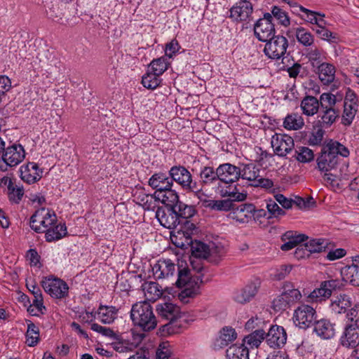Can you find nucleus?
<instances>
[{
  "label": "nucleus",
  "mask_w": 359,
  "mask_h": 359,
  "mask_svg": "<svg viewBox=\"0 0 359 359\" xmlns=\"http://www.w3.org/2000/svg\"><path fill=\"white\" fill-rule=\"evenodd\" d=\"M348 149L338 141L329 140L323 145L320 156L317 158L318 168L321 172H330L337 168L339 156L346 158L349 156Z\"/></svg>",
  "instance_id": "1"
},
{
  "label": "nucleus",
  "mask_w": 359,
  "mask_h": 359,
  "mask_svg": "<svg viewBox=\"0 0 359 359\" xmlns=\"http://www.w3.org/2000/svg\"><path fill=\"white\" fill-rule=\"evenodd\" d=\"M177 287H184L178 294V298L184 303H187L188 298H193L200 294V286L203 283L202 276H191L190 270L178 266Z\"/></svg>",
  "instance_id": "2"
},
{
  "label": "nucleus",
  "mask_w": 359,
  "mask_h": 359,
  "mask_svg": "<svg viewBox=\"0 0 359 359\" xmlns=\"http://www.w3.org/2000/svg\"><path fill=\"white\" fill-rule=\"evenodd\" d=\"M130 318L135 326L139 327L144 332L153 330L157 325V319L153 308L147 301L136 302L133 305Z\"/></svg>",
  "instance_id": "3"
},
{
  "label": "nucleus",
  "mask_w": 359,
  "mask_h": 359,
  "mask_svg": "<svg viewBox=\"0 0 359 359\" xmlns=\"http://www.w3.org/2000/svg\"><path fill=\"white\" fill-rule=\"evenodd\" d=\"M172 182H175L187 192H192L196 195L202 193V187L198 182L192 178L191 172L182 165H175L169 170Z\"/></svg>",
  "instance_id": "4"
},
{
  "label": "nucleus",
  "mask_w": 359,
  "mask_h": 359,
  "mask_svg": "<svg viewBox=\"0 0 359 359\" xmlns=\"http://www.w3.org/2000/svg\"><path fill=\"white\" fill-rule=\"evenodd\" d=\"M57 223V216L53 211L45 208L37 210L30 217L29 226L36 233H45Z\"/></svg>",
  "instance_id": "5"
},
{
  "label": "nucleus",
  "mask_w": 359,
  "mask_h": 359,
  "mask_svg": "<svg viewBox=\"0 0 359 359\" xmlns=\"http://www.w3.org/2000/svg\"><path fill=\"white\" fill-rule=\"evenodd\" d=\"M25 157V151L21 144H13L6 147L0 158V171L6 172L8 168L20 164Z\"/></svg>",
  "instance_id": "6"
},
{
  "label": "nucleus",
  "mask_w": 359,
  "mask_h": 359,
  "mask_svg": "<svg viewBox=\"0 0 359 359\" xmlns=\"http://www.w3.org/2000/svg\"><path fill=\"white\" fill-rule=\"evenodd\" d=\"M264 53L269 58L279 60L285 55L288 48V41L281 35H274L265 41Z\"/></svg>",
  "instance_id": "7"
},
{
  "label": "nucleus",
  "mask_w": 359,
  "mask_h": 359,
  "mask_svg": "<svg viewBox=\"0 0 359 359\" xmlns=\"http://www.w3.org/2000/svg\"><path fill=\"white\" fill-rule=\"evenodd\" d=\"M316 310L307 304L299 305L294 311L293 320L296 326L306 330L313 325L316 321Z\"/></svg>",
  "instance_id": "8"
},
{
  "label": "nucleus",
  "mask_w": 359,
  "mask_h": 359,
  "mask_svg": "<svg viewBox=\"0 0 359 359\" xmlns=\"http://www.w3.org/2000/svg\"><path fill=\"white\" fill-rule=\"evenodd\" d=\"M41 283L44 291L53 298L62 299L68 295V285L60 278L45 277Z\"/></svg>",
  "instance_id": "9"
},
{
  "label": "nucleus",
  "mask_w": 359,
  "mask_h": 359,
  "mask_svg": "<svg viewBox=\"0 0 359 359\" xmlns=\"http://www.w3.org/2000/svg\"><path fill=\"white\" fill-rule=\"evenodd\" d=\"M272 21L271 14L266 13L263 18H259L254 24V34L259 41L264 42L274 36L276 29Z\"/></svg>",
  "instance_id": "10"
},
{
  "label": "nucleus",
  "mask_w": 359,
  "mask_h": 359,
  "mask_svg": "<svg viewBox=\"0 0 359 359\" xmlns=\"http://www.w3.org/2000/svg\"><path fill=\"white\" fill-rule=\"evenodd\" d=\"M344 286L343 282L337 279H332L321 283L319 288L315 289L309 295L312 302H321L329 298L333 291L341 290Z\"/></svg>",
  "instance_id": "11"
},
{
  "label": "nucleus",
  "mask_w": 359,
  "mask_h": 359,
  "mask_svg": "<svg viewBox=\"0 0 359 359\" xmlns=\"http://www.w3.org/2000/svg\"><path fill=\"white\" fill-rule=\"evenodd\" d=\"M271 144L275 154L280 157L286 156L294 147V140L290 136L277 133L272 136Z\"/></svg>",
  "instance_id": "12"
},
{
  "label": "nucleus",
  "mask_w": 359,
  "mask_h": 359,
  "mask_svg": "<svg viewBox=\"0 0 359 359\" xmlns=\"http://www.w3.org/2000/svg\"><path fill=\"white\" fill-rule=\"evenodd\" d=\"M229 18L236 22L250 21L253 12L252 4L247 0H241L236 3L229 10Z\"/></svg>",
  "instance_id": "13"
},
{
  "label": "nucleus",
  "mask_w": 359,
  "mask_h": 359,
  "mask_svg": "<svg viewBox=\"0 0 359 359\" xmlns=\"http://www.w3.org/2000/svg\"><path fill=\"white\" fill-rule=\"evenodd\" d=\"M340 344L345 348H356L359 345L358 323H346L339 338Z\"/></svg>",
  "instance_id": "14"
},
{
  "label": "nucleus",
  "mask_w": 359,
  "mask_h": 359,
  "mask_svg": "<svg viewBox=\"0 0 359 359\" xmlns=\"http://www.w3.org/2000/svg\"><path fill=\"white\" fill-rule=\"evenodd\" d=\"M156 217L160 224L165 228L172 229L178 225L182 224V221L179 217L175 208L158 207L156 211Z\"/></svg>",
  "instance_id": "15"
},
{
  "label": "nucleus",
  "mask_w": 359,
  "mask_h": 359,
  "mask_svg": "<svg viewBox=\"0 0 359 359\" xmlns=\"http://www.w3.org/2000/svg\"><path fill=\"white\" fill-rule=\"evenodd\" d=\"M156 311L159 317L162 319L169 321V323L165 325H175V326H180L177 324V319L180 318V308L172 303H163L158 304L156 305Z\"/></svg>",
  "instance_id": "16"
},
{
  "label": "nucleus",
  "mask_w": 359,
  "mask_h": 359,
  "mask_svg": "<svg viewBox=\"0 0 359 359\" xmlns=\"http://www.w3.org/2000/svg\"><path fill=\"white\" fill-rule=\"evenodd\" d=\"M233 183H225L218 182L215 191L222 198H227L234 202L244 201L247 198V194L239 192L236 186H233Z\"/></svg>",
  "instance_id": "17"
},
{
  "label": "nucleus",
  "mask_w": 359,
  "mask_h": 359,
  "mask_svg": "<svg viewBox=\"0 0 359 359\" xmlns=\"http://www.w3.org/2000/svg\"><path fill=\"white\" fill-rule=\"evenodd\" d=\"M264 339L271 348H280L287 341V334L283 327L273 325L267 334L265 333Z\"/></svg>",
  "instance_id": "18"
},
{
  "label": "nucleus",
  "mask_w": 359,
  "mask_h": 359,
  "mask_svg": "<svg viewBox=\"0 0 359 359\" xmlns=\"http://www.w3.org/2000/svg\"><path fill=\"white\" fill-rule=\"evenodd\" d=\"M219 182L233 183L241 177V168L231 163H223L217 167Z\"/></svg>",
  "instance_id": "19"
},
{
  "label": "nucleus",
  "mask_w": 359,
  "mask_h": 359,
  "mask_svg": "<svg viewBox=\"0 0 359 359\" xmlns=\"http://www.w3.org/2000/svg\"><path fill=\"white\" fill-rule=\"evenodd\" d=\"M255 211V206L251 203H244L237 207L233 204L230 215L233 219L244 224L248 223L253 217Z\"/></svg>",
  "instance_id": "20"
},
{
  "label": "nucleus",
  "mask_w": 359,
  "mask_h": 359,
  "mask_svg": "<svg viewBox=\"0 0 359 359\" xmlns=\"http://www.w3.org/2000/svg\"><path fill=\"white\" fill-rule=\"evenodd\" d=\"M42 170L34 162H29L20 168V178L27 184H33L41 178Z\"/></svg>",
  "instance_id": "21"
},
{
  "label": "nucleus",
  "mask_w": 359,
  "mask_h": 359,
  "mask_svg": "<svg viewBox=\"0 0 359 359\" xmlns=\"http://www.w3.org/2000/svg\"><path fill=\"white\" fill-rule=\"evenodd\" d=\"M148 183L152 189L156 190L155 192L168 190L173 186L169 172L168 174L163 172L154 173L149 178Z\"/></svg>",
  "instance_id": "22"
},
{
  "label": "nucleus",
  "mask_w": 359,
  "mask_h": 359,
  "mask_svg": "<svg viewBox=\"0 0 359 359\" xmlns=\"http://www.w3.org/2000/svg\"><path fill=\"white\" fill-rule=\"evenodd\" d=\"M175 209L179 217V220L182 221V224L185 225L187 230H194L195 225L191 223L188 219L194 216L196 212L194 206L187 205L181 201L177 204Z\"/></svg>",
  "instance_id": "23"
},
{
  "label": "nucleus",
  "mask_w": 359,
  "mask_h": 359,
  "mask_svg": "<svg viewBox=\"0 0 359 359\" xmlns=\"http://www.w3.org/2000/svg\"><path fill=\"white\" fill-rule=\"evenodd\" d=\"M199 177L198 184H201V187L205 186H210L219 182L217 168L215 169L212 166L205 165L202 166L198 174ZM203 192L201 194H202Z\"/></svg>",
  "instance_id": "24"
},
{
  "label": "nucleus",
  "mask_w": 359,
  "mask_h": 359,
  "mask_svg": "<svg viewBox=\"0 0 359 359\" xmlns=\"http://www.w3.org/2000/svg\"><path fill=\"white\" fill-rule=\"evenodd\" d=\"M339 111L335 108L320 109L318 115L319 127L328 128L339 117Z\"/></svg>",
  "instance_id": "25"
},
{
  "label": "nucleus",
  "mask_w": 359,
  "mask_h": 359,
  "mask_svg": "<svg viewBox=\"0 0 359 359\" xmlns=\"http://www.w3.org/2000/svg\"><path fill=\"white\" fill-rule=\"evenodd\" d=\"M314 331L323 339H331L335 334V324L332 323L329 320L321 319L315 323Z\"/></svg>",
  "instance_id": "26"
},
{
  "label": "nucleus",
  "mask_w": 359,
  "mask_h": 359,
  "mask_svg": "<svg viewBox=\"0 0 359 359\" xmlns=\"http://www.w3.org/2000/svg\"><path fill=\"white\" fill-rule=\"evenodd\" d=\"M258 288V283L254 282L249 283L242 290L235 294V301L241 304H245L248 302H250L257 293Z\"/></svg>",
  "instance_id": "27"
},
{
  "label": "nucleus",
  "mask_w": 359,
  "mask_h": 359,
  "mask_svg": "<svg viewBox=\"0 0 359 359\" xmlns=\"http://www.w3.org/2000/svg\"><path fill=\"white\" fill-rule=\"evenodd\" d=\"M156 198L165 205L166 208H175L181 201L179 199L178 194L172 188L161 192H156Z\"/></svg>",
  "instance_id": "28"
},
{
  "label": "nucleus",
  "mask_w": 359,
  "mask_h": 359,
  "mask_svg": "<svg viewBox=\"0 0 359 359\" xmlns=\"http://www.w3.org/2000/svg\"><path fill=\"white\" fill-rule=\"evenodd\" d=\"M319 79L325 84L328 85L334 81L335 78V67L327 62H323L316 67Z\"/></svg>",
  "instance_id": "29"
},
{
  "label": "nucleus",
  "mask_w": 359,
  "mask_h": 359,
  "mask_svg": "<svg viewBox=\"0 0 359 359\" xmlns=\"http://www.w3.org/2000/svg\"><path fill=\"white\" fill-rule=\"evenodd\" d=\"M226 252L224 245L212 243L210 244L207 260L213 264H218L224 258Z\"/></svg>",
  "instance_id": "30"
},
{
  "label": "nucleus",
  "mask_w": 359,
  "mask_h": 359,
  "mask_svg": "<svg viewBox=\"0 0 359 359\" xmlns=\"http://www.w3.org/2000/svg\"><path fill=\"white\" fill-rule=\"evenodd\" d=\"M283 239L284 241L288 240L280 246L283 251H288L297 247L301 243L306 241L308 236L305 234H297L293 231H287L284 235Z\"/></svg>",
  "instance_id": "31"
},
{
  "label": "nucleus",
  "mask_w": 359,
  "mask_h": 359,
  "mask_svg": "<svg viewBox=\"0 0 359 359\" xmlns=\"http://www.w3.org/2000/svg\"><path fill=\"white\" fill-rule=\"evenodd\" d=\"M118 309L116 306H104L100 304L97 314L98 318L104 324H111L117 318Z\"/></svg>",
  "instance_id": "32"
},
{
  "label": "nucleus",
  "mask_w": 359,
  "mask_h": 359,
  "mask_svg": "<svg viewBox=\"0 0 359 359\" xmlns=\"http://www.w3.org/2000/svg\"><path fill=\"white\" fill-rule=\"evenodd\" d=\"M234 201L232 200L222 199V200H205L203 202V205L212 210L219 212L232 211L233 208Z\"/></svg>",
  "instance_id": "33"
},
{
  "label": "nucleus",
  "mask_w": 359,
  "mask_h": 359,
  "mask_svg": "<svg viewBox=\"0 0 359 359\" xmlns=\"http://www.w3.org/2000/svg\"><path fill=\"white\" fill-rule=\"evenodd\" d=\"M341 274L342 282H348L353 286L359 287V266L357 264L344 266L341 271Z\"/></svg>",
  "instance_id": "34"
},
{
  "label": "nucleus",
  "mask_w": 359,
  "mask_h": 359,
  "mask_svg": "<svg viewBox=\"0 0 359 359\" xmlns=\"http://www.w3.org/2000/svg\"><path fill=\"white\" fill-rule=\"evenodd\" d=\"M351 306V298L345 294H339L330 304L332 311L337 314L345 313Z\"/></svg>",
  "instance_id": "35"
},
{
  "label": "nucleus",
  "mask_w": 359,
  "mask_h": 359,
  "mask_svg": "<svg viewBox=\"0 0 359 359\" xmlns=\"http://www.w3.org/2000/svg\"><path fill=\"white\" fill-rule=\"evenodd\" d=\"M67 234V226L65 224L59 223L54 224L45 232V238L47 242L58 241Z\"/></svg>",
  "instance_id": "36"
},
{
  "label": "nucleus",
  "mask_w": 359,
  "mask_h": 359,
  "mask_svg": "<svg viewBox=\"0 0 359 359\" xmlns=\"http://www.w3.org/2000/svg\"><path fill=\"white\" fill-rule=\"evenodd\" d=\"M303 114L313 116L320 109L319 101L313 96H306L301 102Z\"/></svg>",
  "instance_id": "37"
},
{
  "label": "nucleus",
  "mask_w": 359,
  "mask_h": 359,
  "mask_svg": "<svg viewBox=\"0 0 359 359\" xmlns=\"http://www.w3.org/2000/svg\"><path fill=\"white\" fill-rule=\"evenodd\" d=\"M296 39L299 43L304 47H311L314 44V36L303 27L294 29Z\"/></svg>",
  "instance_id": "38"
},
{
  "label": "nucleus",
  "mask_w": 359,
  "mask_h": 359,
  "mask_svg": "<svg viewBox=\"0 0 359 359\" xmlns=\"http://www.w3.org/2000/svg\"><path fill=\"white\" fill-rule=\"evenodd\" d=\"M226 355L228 359H249V351L244 344H235L226 349Z\"/></svg>",
  "instance_id": "39"
},
{
  "label": "nucleus",
  "mask_w": 359,
  "mask_h": 359,
  "mask_svg": "<svg viewBox=\"0 0 359 359\" xmlns=\"http://www.w3.org/2000/svg\"><path fill=\"white\" fill-rule=\"evenodd\" d=\"M189 243L191 254L194 257L207 259L210 245H208L205 243L196 240H190Z\"/></svg>",
  "instance_id": "40"
},
{
  "label": "nucleus",
  "mask_w": 359,
  "mask_h": 359,
  "mask_svg": "<svg viewBox=\"0 0 359 359\" xmlns=\"http://www.w3.org/2000/svg\"><path fill=\"white\" fill-rule=\"evenodd\" d=\"M323 50L314 47H309L306 50L305 56L313 68H316L323 63Z\"/></svg>",
  "instance_id": "41"
},
{
  "label": "nucleus",
  "mask_w": 359,
  "mask_h": 359,
  "mask_svg": "<svg viewBox=\"0 0 359 359\" xmlns=\"http://www.w3.org/2000/svg\"><path fill=\"white\" fill-rule=\"evenodd\" d=\"M297 161L303 163H309L314 159V153L312 149L306 147H297L292 156Z\"/></svg>",
  "instance_id": "42"
},
{
  "label": "nucleus",
  "mask_w": 359,
  "mask_h": 359,
  "mask_svg": "<svg viewBox=\"0 0 359 359\" xmlns=\"http://www.w3.org/2000/svg\"><path fill=\"white\" fill-rule=\"evenodd\" d=\"M27 330L26 332V343L29 346L36 345L39 338V329L31 320H27Z\"/></svg>",
  "instance_id": "43"
},
{
  "label": "nucleus",
  "mask_w": 359,
  "mask_h": 359,
  "mask_svg": "<svg viewBox=\"0 0 359 359\" xmlns=\"http://www.w3.org/2000/svg\"><path fill=\"white\" fill-rule=\"evenodd\" d=\"M237 334L235 330L231 327H225L220 332L219 338L217 340L218 346L222 348L236 339Z\"/></svg>",
  "instance_id": "44"
},
{
  "label": "nucleus",
  "mask_w": 359,
  "mask_h": 359,
  "mask_svg": "<svg viewBox=\"0 0 359 359\" xmlns=\"http://www.w3.org/2000/svg\"><path fill=\"white\" fill-rule=\"evenodd\" d=\"M260 170L253 164H247L243 170L241 169V177L243 180L252 182L255 184V181L259 177Z\"/></svg>",
  "instance_id": "45"
},
{
  "label": "nucleus",
  "mask_w": 359,
  "mask_h": 359,
  "mask_svg": "<svg viewBox=\"0 0 359 359\" xmlns=\"http://www.w3.org/2000/svg\"><path fill=\"white\" fill-rule=\"evenodd\" d=\"M304 124V120L302 116L294 113L288 114L283 121V126L287 130H299Z\"/></svg>",
  "instance_id": "46"
},
{
  "label": "nucleus",
  "mask_w": 359,
  "mask_h": 359,
  "mask_svg": "<svg viewBox=\"0 0 359 359\" xmlns=\"http://www.w3.org/2000/svg\"><path fill=\"white\" fill-rule=\"evenodd\" d=\"M282 292L287 297V299L292 304L296 303L302 298L300 291L292 283H285L283 286Z\"/></svg>",
  "instance_id": "47"
},
{
  "label": "nucleus",
  "mask_w": 359,
  "mask_h": 359,
  "mask_svg": "<svg viewBox=\"0 0 359 359\" xmlns=\"http://www.w3.org/2000/svg\"><path fill=\"white\" fill-rule=\"evenodd\" d=\"M265 332L262 329H257L243 339L244 344L251 348H257L263 339H264Z\"/></svg>",
  "instance_id": "48"
},
{
  "label": "nucleus",
  "mask_w": 359,
  "mask_h": 359,
  "mask_svg": "<svg viewBox=\"0 0 359 359\" xmlns=\"http://www.w3.org/2000/svg\"><path fill=\"white\" fill-rule=\"evenodd\" d=\"M159 75H156V73L149 70L142 76V83L144 87L154 90L161 83V79Z\"/></svg>",
  "instance_id": "49"
},
{
  "label": "nucleus",
  "mask_w": 359,
  "mask_h": 359,
  "mask_svg": "<svg viewBox=\"0 0 359 359\" xmlns=\"http://www.w3.org/2000/svg\"><path fill=\"white\" fill-rule=\"evenodd\" d=\"M24 194V189L22 185L20 186L13 183L11 187L7 189L9 201L15 204H18L21 201Z\"/></svg>",
  "instance_id": "50"
},
{
  "label": "nucleus",
  "mask_w": 359,
  "mask_h": 359,
  "mask_svg": "<svg viewBox=\"0 0 359 359\" xmlns=\"http://www.w3.org/2000/svg\"><path fill=\"white\" fill-rule=\"evenodd\" d=\"M137 199L140 201V204L147 210H154L157 207L156 203L158 202V200L156 198V192L153 195L142 194V196H139Z\"/></svg>",
  "instance_id": "51"
},
{
  "label": "nucleus",
  "mask_w": 359,
  "mask_h": 359,
  "mask_svg": "<svg viewBox=\"0 0 359 359\" xmlns=\"http://www.w3.org/2000/svg\"><path fill=\"white\" fill-rule=\"evenodd\" d=\"M156 359H178L173 354L172 351L168 342H163L159 344L156 351Z\"/></svg>",
  "instance_id": "52"
},
{
  "label": "nucleus",
  "mask_w": 359,
  "mask_h": 359,
  "mask_svg": "<svg viewBox=\"0 0 359 359\" xmlns=\"http://www.w3.org/2000/svg\"><path fill=\"white\" fill-rule=\"evenodd\" d=\"M306 248H308V251L311 253L320 252L325 250L327 244L325 239H311L309 241L305 243Z\"/></svg>",
  "instance_id": "53"
},
{
  "label": "nucleus",
  "mask_w": 359,
  "mask_h": 359,
  "mask_svg": "<svg viewBox=\"0 0 359 359\" xmlns=\"http://www.w3.org/2000/svg\"><path fill=\"white\" fill-rule=\"evenodd\" d=\"M344 112L342 115L341 123L344 126H349L351 124L355 114L358 110V107L349 105L348 104H344Z\"/></svg>",
  "instance_id": "54"
},
{
  "label": "nucleus",
  "mask_w": 359,
  "mask_h": 359,
  "mask_svg": "<svg viewBox=\"0 0 359 359\" xmlns=\"http://www.w3.org/2000/svg\"><path fill=\"white\" fill-rule=\"evenodd\" d=\"M168 69V62L164 57L154 59L149 65V70L156 73V75H161Z\"/></svg>",
  "instance_id": "55"
},
{
  "label": "nucleus",
  "mask_w": 359,
  "mask_h": 359,
  "mask_svg": "<svg viewBox=\"0 0 359 359\" xmlns=\"http://www.w3.org/2000/svg\"><path fill=\"white\" fill-rule=\"evenodd\" d=\"M271 14L273 16V18H276L281 25L284 27L290 25V18L287 13L278 6H274L272 8Z\"/></svg>",
  "instance_id": "56"
},
{
  "label": "nucleus",
  "mask_w": 359,
  "mask_h": 359,
  "mask_svg": "<svg viewBox=\"0 0 359 359\" xmlns=\"http://www.w3.org/2000/svg\"><path fill=\"white\" fill-rule=\"evenodd\" d=\"M142 287L145 292L150 294L151 299H156L162 295V290L158 284L155 282L146 283Z\"/></svg>",
  "instance_id": "57"
},
{
  "label": "nucleus",
  "mask_w": 359,
  "mask_h": 359,
  "mask_svg": "<svg viewBox=\"0 0 359 359\" xmlns=\"http://www.w3.org/2000/svg\"><path fill=\"white\" fill-rule=\"evenodd\" d=\"M266 208L270 215V217H279L285 215V212L280 208L276 201L273 199L266 201Z\"/></svg>",
  "instance_id": "58"
},
{
  "label": "nucleus",
  "mask_w": 359,
  "mask_h": 359,
  "mask_svg": "<svg viewBox=\"0 0 359 359\" xmlns=\"http://www.w3.org/2000/svg\"><path fill=\"white\" fill-rule=\"evenodd\" d=\"M323 128H324L319 127L317 129H314V130L309 135L307 139V142L309 145L317 146L321 144L325 135V130Z\"/></svg>",
  "instance_id": "59"
},
{
  "label": "nucleus",
  "mask_w": 359,
  "mask_h": 359,
  "mask_svg": "<svg viewBox=\"0 0 359 359\" xmlns=\"http://www.w3.org/2000/svg\"><path fill=\"white\" fill-rule=\"evenodd\" d=\"M318 101L320 109L335 108L337 99L332 93H323Z\"/></svg>",
  "instance_id": "60"
},
{
  "label": "nucleus",
  "mask_w": 359,
  "mask_h": 359,
  "mask_svg": "<svg viewBox=\"0 0 359 359\" xmlns=\"http://www.w3.org/2000/svg\"><path fill=\"white\" fill-rule=\"evenodd\" d=\"M291 304L283 292L273 301V307L277 311H284L289 308Z\"/></svg>",
  "instance_id": "61"
},
{
  "label": "nucleus",
  "mask_w": 359,
  "mask_h": 359,
  "mask_svg": "<svg viewBox=\"0 0 359 359\" xmlns=\"http://www.w3.org/2000/svg\"><path fill=\"white\" fill-rule=\"evenodd\" d=\"M313 30L315 31L318 36L323 40L335 43L338 39L336 34L332 33L325 27H321L320 29H313Z\"/></svg>",
  "instance_id": "62"
},
{
  "label": "nucleus",
  "mask_w": 359,
  "mask_h": 359,
  "mask_svg": "<svg viewBox=\"0 0 359 359\" xmlns=\"http://www.w3.org/2000/svg\"><path fill=\"white\" fill-rule=\"evenodd\" d=\"M160 266L163 270V278L174 274L175 265L170 259L160 260Z\"/></svg>",
  "instance_id": "63"
},
{
  "label": "nucleus",
  "mask_w": 359,
  "mask_h": 359,
  "mask_svg": "<svg viewBox=\"0 0 359 359\" xmlns=\"http://www.w3.org/2000/svg\"><path fill=\"white\" fill-rule=\"evenodd\" d=\"M90 328L92 330L100 333L104 337H107L112 339L116 338V333L109 327H103L97 323H92Z\"/></svg>",
  "instance_id": "64"
}]
</instances>
